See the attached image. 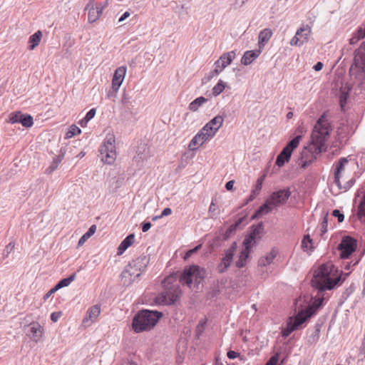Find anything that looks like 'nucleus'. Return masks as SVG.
I'll list each match as a JSON object with an SVG mask.
<instances>
[{
  "instance_id": "f257e3e1",
  "label": "nucleus",
  "mask_w": 365,
  "mask_h": 365,
  "mask_svg": "<svg viewBox=\"0 0 365 365\" xmlns=\"http://www.w3.org/2000/svg\"><path fill=\"white\" fill-rule=\"evenodd\" d=\"M327 113H324L317 120L311 135V142L301 153L302 167L306 168L315 159L317 155L326 149V142L331 130Z\"/></svg>"
},
{
  "instance_id": "0eeeda50",
  "label": "nucleus",
  "mask_w": 365,
  "mask_h": 365,
  "mask_svg": "<svg viewBox=\"0 0 365 365\" xmlns=\"http://www.w3.org/2000/svg\"><path fill=\"white\" fill-rule=\"evenodd\" d=\"M354 63L350 68V75L359 81L365 78V42L361 43L355 51Z\"/></svg>"
},
{
  "instance_id": "8fccbe9b",
  "label": "nucleus",
  "mask_w": 365,
  "mask_h": 365,
  "mask_svg": "<svg viewBox=\"0 0 365 365\" xmlns=\"http://www.w3.org/2000/svg\"><path fill=\"white\" fill-rule=\"evenodd\" d=\"M200 247H201V245H197L195 247H194L193 249L188 250L185 255V259H186L189 258L190 257H191L192 254L196 252L200 249Z\"/></svg>"
},
{
  "instance_id": "f03ea898",
  "label": "nucleus",
  "mask_w": 365,
  "mask_h": 365,
  "mask_svg": "<svg viewBox=\"0 0 365 365\" xmlns=\"http://www.w3.org/2000/svg\"><path fill=\"white\" fill-rule=\"evenodd\" d=\"M336 268L331 263L321 265L314 272L312 286L319 292L332 289L341 280Z\"/></svg>"
},
{
  "instance_id": "79ce46f5",
  "label": "nucleus",
  "mask_w": 365,
  "mask_h": 365,
  "mask_svg": "<svg viewBox=\"0 0 365 365\" xmlns=\"http://www.w3.org/2000/svg\"><path fill=\"white\" fill-rule=\"evenodd\" d=\"M15 247V244L13 242H9L5 247L3 255L4 257H7L9 254L13 251L14 248Z\"/></svg>"
},
{
  "instance_id": "680f3d73",
  "label": "nucleus",
  "mask_w": 365,
  "mask_h": 365,
  "mask_svg": "<svg viewBox=\"0 0 365 365\" xmlns=\"http://www.w3.org/2000/svg\"><path fill=\"white\" fill-rule=\"evenodd\" d=\"M235 184L234 180H230L225 184V188L227 190H232Z\"/></svg>"
},
{
  "instance_id": "c756f323",
  "label": "nucleus",
  "mask_w": 365,
  "mask_h": 365,
  "mask_svg": "<svg viewBox=\"0 0 365 365\" xmlns=\"http://www.w3.org/2000/svg\"><path fill=\"white\" fill-rule=\"evenodd\" d=\"M351 90V87L349 84H346L345 86H342L340 89V95H339V103L341 110H344V107L346 103V100L348 98L349 93Z\"/></svg>"
},
{
  "instance_id": "c85d7f7f",
  "label": "nucleus",
  "mask_w": 365,
  "mask_h": 365,
  "mask_svg": "<svg viewBox=\"0 0 365 365\" xmlns=\"http://www.w3.org/2000/svg\"><path fill=\"white\" fill-rule=\"evenodd\" d=\"M135 240L134 234H130L120 244L118 248V255H122L130 245H133Z\"/></svg>"
},
{
  "instance_id": "603ef678",
  "label": "nucleus",
  "mask_w": 365,
  "mask_h": 365,
  "mask_svg": "<svg viewBox=\"0 0 365 365\" xmlns=\"http://www.w3.org/2000/svg\"><path fill=\"white\" fill-rule=\"evenodd\" d=\"M96 230V226L95 225H93L92 226L90 227V228L85 233V235H86V237L90 238L95 233Z\"/></svg>"
},
{
  "instance_id": "c9c22d12",
  "label": "nucleus",
  "mask_w": 365,
  "mask_h": 365,
  "mask_svg": "<svg viewBox=\"0 0 365 365\" xmlns=\"http://www.w3.org/2000/svg\"><path fill=\"white\" fill-rule=\"evenodd\" d=\"M76 278V274H73L70 275L67 278L62 279L60 280L57 284L56 285L57 289H61L65 287L68 286Z\"/></svg>"
},
{
  "instance_id": "393cba45",
  "label": "nucleus",
  "mask_w": 365,
  "mask_h": 365,
  "mask_svg": "<svg viewBox=\"0 0 365 365\" xmlns=\"http://www.w3.org/2000/svg\"><path fill=\"white\" fill-rule=\"evenodd\" d=\"M244 246L245 247L241 251L239 259L235 263L236 267L238 268H242L245 266L246 261L249 257L250 250L252 247V246H248V245H244Z\"/></svg>"
},
{
  "instance_id": "e2e57ef3",
  "label": "nucleus",
  "mask_w": 365,
  "mask_h": 365,
  "mask_svg": "<svg viewBox=\"0 0 365 365\" xmlns=\"http://www.w3.org/2000/svg\"><path fill=\"white\" fill-rule=\"evenodd\" d=\"M323 63L322 62H317L313 67V68L316 71H319L322 69L323 68Z\"/></svg>"
},
{
  "instance_id": "dca6fc26",
  "label": "nucleus",
  "mask_w": 365,
  "mask_h": 365,
  "mask_svg": "<svg viewBox=\"0 0 365 365\" xmlns=\"http://www.w3.org/2000/svg\"><path fill=\"white\" fill-rule=\"evenodd\" d=\"M263 231V224L259 222L257 225L252 227V230L250 235L245 237L243 241V245H248V246H253L260 240Z\"/></svg>"
},
{
  "instance_id": "9d476101",
  "label": "nucleus",
  "mask_w": 365,
  "mask_h": 365,
  "mask_svg": "<svg viewBox=\"0 0 365 365\" xmlns=\"http://www.w3.org/2000/svg\"><path fill=\"white\" fill-rule=\"evenodd\" d=\"M323 299H319L315 300L312 305H309L306 309H302L298 314L294 317L292 324L296 329L305 322L309 318H310L317 311V309L321 306Z\"/></svg>"
},
{
  "instance_id": "3c124183",
  "label": "nucleus",
  "mask_w": 365,
  "mask_h": 365,
  "mask_svg": "<svg viewBox=\"0 0 365 365\" xmlns=\"http://www.w3.org/2000/svg\"><path fill=\"white\" fill-rule=\"evenodd\" d=\"M220 73V71H218L217 69H213L212 71H211L209 74L207 75V81H210L211 80L212 78H213L214 77L217 76V75H219Z\"/></svg>"
},
{
  "instance_id": "4468645a",
  "label": "nucleus",
  "mask_w": 365,
  "mask_h": 365,
  "mask_svg": "<svg viewBox=\"0 0 365 365\" xmlns=\"http://www.w3.org/2000/svg\"><path fill=\"white\" fill-rule=\"evenodd\" d=\"M311 28L308 25L302 26L296 32L295 36L291 39V46H302L308 41L311 34Z\"/></svg>"
},
{
  "instance_id": "1a4fd4ad",
  "label": "nucleus",
  "mask_w": 365,
  "mask_h": 365,
  "mask_svg": "<svg viewBox=\"0 0 365 365\" xmlns=\"http://www.w3.org/2000/svg\"><path fill=\"white\" fill-rule=\"evenodd\" d=\"M204 277V271L199 266L192 265L188 268H185L180 275V281L182 284L190 287L192 281L200 283V280Z\"/></svg>"
},
{
  "instance_id": "7ed1b4c3",
  "label": "nucleus",
  "mask_w": 365,
  "mask_h": 365,
  "mask_svg": "<svg viewBox=\"0 0 365 365\" xmlns=\"http://www.w3.org/2000/svg\"><path fill=\"white\" fill-rule=\"evenodd\" d=\"M149 262L150 258L146 255H141L130 262L120 274L123 285L125 287L131 285L135 279L140 276Z\"/></svg>"
},
{
  "instance_id": "4be33fe9",
  "label": "nucleus",
  "mask_w": 365,
  "mask_h": 365,
  "mask_svg": "<svg viewBox=\"0 0 365 365\" xmlns=\"http://www.w3.org/2000/svg\"><path fill=\"white\" fill-rule=\"evenodd\" d=\"M65 154H66L65 148H61L60 149L58 155L55 156L53 158V160L51 163V165L47 168V169L46 170V174L52 173L58 167L61 160L63 159Z\"/></svg>"
},
{
  "instance_id": "9b49d317",
  "label": "nucleus",
  "mask_w": 365,
  "mask_h": 365,
  "mask_svg": "<svg viewBox=\"0 0 365 365\" xmlns=\"http://www.w3.org/2000/svg\"><path fill=\"white\" fill-rule=\"evenodd\" d=\"M301 138V135H297L287 143L277 157L275 162L277 165L282 167L289 160L293 150L299 145Z\"/></svg>"
},
{
  "instance_id": "6e6552de",
  "label": "nucleus",
  "mask_w": 365,
  "mask_h": 365,
  "mask_svg": "<svg viewBox=\"0 0 365 365\" xmlns=\"http://www.w3.org/2000/svg\"><path fill=\"white\" fill-rule=\"evenodd\" d=\"M102 161L112 164L116 158L115 138L113 133H108L100 148Z\"/></svg>"
},
{
  "instance_id": "49530a36",
  "label": "nucleus",
  "mask_w": 365,
  "mask_h": 365,
  "mask_svg": "<svg viewBox=\"0 0 365 365\" xmlns=\"http://www.w3.org/2000/svg\"><path fill=\"white\" fill-rule=\"evenodd\" d=\"M332 215L337 217L339 222H342L344 220V215L339 210H334L332 212Z\"/></svg>"
},
{
  "instance_id": "6ab92c4d",
  "label": "nucleus",
  "mask_w": 365,
  "mask_h": 365,
  "mask_svg": "<svg viewBox=\"0 0 365 365\" xmlns=\"http://www.w3.org/2000/svg\"><path fill=\"white\" fill-rule=\"evenodd\" d=\"M348 162L349 160L346 158H341L336 164V168L334 171V183L339 189H341V185L340 183L341 175L344 172V166L348 163Z\"/></svg>"
},
{
  "instance_id": "de8ad7c7",
  "label": "nucleus",
  "mask_w": 365,
  "mask_h": 365,
  "mask_svg": "<svg viewBox=\"0 0 365 365\" xmlns=\"http://www.w3.org/2000/svg\"><path fill=\"white\" fill-rule=\"evenodd\" d=\"M130 96H128V94H126L125 93H124L123 94V96H122V98H121V103L124 106H128L129 103H130Z\"/></svg>"
},
{
  "instance_id": "864d4df0",
  "label": "nucleus",
  "mask_w": 365,
  "mask_h": 365,
  "mask_svg": "<svg viewBox=\"0 0 365 365\" xmlns=\"http://www.w3.org/2000/svg\"><path fill=\"white\" fill-rule=\"evenodd\" d=\"M62 313L61 312H53L51 315V319L53 322H56L60 317L61 316Z\"/></svg>"
},
{
  "instance_id": "338daca9",
  "label": "nucleus",
  "mask_w": 365,
  "mask_h": 365,
  "mask_svg": "<svg viewBox=\"0 0 365 365\" xmlns=\"http://www.w3.org/2000/svg\"><path fill=\"white\" fill-rule=\"evenodd\" d=\"M215 69H217L218 71H220V73L225 69L221 67V63L219 62V61H216L214 63Z\"/></svg>"
},
{
  "instance_id": "e433bc0d",
  "label": "nucleus",
  "mask_w": 365,
  "mask_h": 365,
  "mask_svg": "<svg viewBox=\"0 0 365 365\" xmlns=\"http://www.w3.org/2000/svg\"><path fill=\"white\" fill-rule=\"evenodd\" d=\"M302 247L304 250H312V240L310 238L309 235H305L302 241Z\"/></svg>"
},
{
  "instance_id": "c03bdc74",
  "label": "nucleus",
  "mask_w": 365,
  "mask_h": 365,
  "mask_svg": "<svg viewBox=\"0 0 365 365\" xmlns=\"http://www.w3.org/2000/svg\"><path fill=\"white\" fill-rule=\"evenodd\" d=\"M327 215L328 214L324 216L321 224V236H323V235L327 232Z\"/></svg>"
},
{
  "instance_id": "2f4dec72",
  "label": "nucleus",
  "mask_w": 365,
  "mask_h": 365,
  "mask_svg": "<svg viewBox=\"0 0 365 365\" xmlns=\"http://www.w3.org/2000/svg\"><path fill=\"white\" fill-rule=\"evenodd\" d=\"M42 37L41 31H38L29 37V47L30 50H34L40 43Z\"/></svg>"
},
{
  "instance_id": "cd10ccee",
  "label": "nucleus",
  "mask_w": 365,
  "mask_h": 365,
  "mask_svg": "<svg viewBox=\"0 0 365 365\" xmlns=\"http://www.w3.org/2000/svg\"><path fill=\"white\" fill-rule=\"evenodd\" d=\"M235 56L236 53L235 51H234L224 53L223 54H222L220 58L218 59L219 62L221 63V67L222 68H225L232 62V61L235 58Z\"/></svg>"
},
{
  "instance_id": "37998d69",
  "label": "nucleus",
  "mask_w": 365,
  "mask_h": 365,
  "mask_svg": "<svg viewBox=\"0 0 365 365\" xmlns=\"http://www.w3.org/2000/svg\"><path fill=\"white\" fill-rule=\"evenodd\" d=\"M266 173H264L260 178H259L257 180L256 185L255 187V189L257 192H259V191L262 189V185L263 183V181L266 178Z\"/></svg>"
},
{
  "instance_id": "0e129e2a",
  "label": "nucleus",
  "mask_w": 365,
  "mask_h": 365,
  "mask_svg": "<svg viewBox=\"0 0 365 365\" xmlns=\"http://www.w3.org/2000/svg\"><path fill=\"white\" fill-rule=\"evenodd\" d=\"M88 239V237H86V235L84 234V235H83L80 238V240H79V241H78V245L79 246L83 245L85 243V242H86Z\"/></svg>"
},
{
  "instance_id": "72a5a7b5",
  "label": "nucleus",
  "mask_w": 365,
  "mask_h": 365,
  "mask_svg": "<svg viewBox=\"0 0 365 365\" xmlns=\"http://www.w3.org/2000/svg\"><path fill=\"white\" fill-rule=\"evenodd\" d=\"M198 142L201 145H202L204 143L207 142L210 139H211L214 135L210 134L209 132H207L206 130H203V128H202L196 135H195Z\"/></svg>"
},
{
  "instance_id": "f3484780",
  "label": "nucleus",
  "mask_w": 365,
  "mask_h": 365,
  "mask_svg": "<svg viewBox=\"0 0 365 365\" xmlns=\"http://www.w3.org/2000/svg\"><path fill=\"white\" fill-rule=\"evenodd\" d=\"M126 67L125 66H120L114 72L113 77L112 79V90L113 92L114 96H116V93L118 92L119 88L120 87L125 73H126Z\"/></svg>"
},
{
  "instance_id": "a19ab883",
  "label": "nucleus",
  "mask_w": 365,
  "mask_h": 365,
  "mask_svg": "<svg viewBox=\"0 0 365 365\" xmlns=\"http://www.w3.org/2000/svg\"><path fill=\"white\" fill-rule=\"evenodd\" d=\"M202 145L200 142H198L196 136L195 135L194 138L191 140L188 145V148L190 150H195L199 146Z\"/></svg>"
},
{
  "instance_id": "6e6d98bb",
  "label": "nucleus",
  "mask_w": 365,
  "mask_h": 365,
  "mask_svg": "<svg viewBox=\"0 0 365 365\" xmlns=\"http://www.w3.org/2000/svg\"><path fill=\"white\" fill-rule=\"evenodd\" d=\"M278 362V357L277 356H272L269 361L266 363L265 365H276Z\"/></svg>"
},
{
  "instance_id": "bf43d9fd",
  "label": "nucleus",
  "mask_w": 365,
  "mask_h": 365,
  "mask_svg": "<svg viewBox=\"0 0 365 365\" xmlns=\"http://www.w3.org/2000/svg\"><path fill=\"white\" fill-rule=\"evenodd\" d=\"M171 213H172V210L169 207H166L163 210L160 217H163L165 216H168V215H171Z\"/></svg>"
},
{
  "instance_id": "f704fd0d",
  "label": "nucleus",
  "mask_w": 365,
  "mask_h": 365,
  "mask_svg": "<svg viewBox=\"0 0 365 365\" xmlns=\"http://www.w3.org/2000/svg\"><path fill=\"white\" fill-rule=\"evenodd\" d=\"M294 320L293 317H290L289 318L288 322L287 324V327L282 329V335L284 338H287L292 331L297 330L295 327L292 324V321Z\"/></svg>"
},
{
  "instance_id": "4d7b16f0",
  "label": "nucleus",
  "mask_w": 365,
  "mask_h": 365,
  "mask_svg": "<svg viewBox=\"0 0 365 365\" xmlns=\"http://www.w3.org/2000/svg\"><path fill=\"white\" fill-rule=\"evenodd\" d=\"M151 227V223L149 222H144L142 224V230L143 232H145L150 230Z\"/></svg>"
},
{
  "instance_id": "ea45409f",
  "label": "nucleus",
  "mask_w": 365,
  "mask_h": 365,
  "mask_svg": "<svg viewBox=\"0 0 365 365\" xmlns=\"http://www.w3.org/2000/svg\"><path fill=\"white\" fill-rule=\"evenodd\" d=\"M359 213L360 215L361 220H365V194L364 195L363 200L359 206Z\"/></svg>"
},
{
  "instance_id": "4c0bfd02",
  "label": "nucleus",
  "mask_w": 365,
  "mask_h": 365,
  "mask_svg": "<svg viewBox=\"0 0 365 365\" xmlns=\"http://www.w3.org/2000/svg\"><path fill=\"white\" fill-rule=\"evenodd\" d=\"M225 88V83L222 80H220L219 82L213 87L212 94L215 96H217L219 94H220L224 91Z\"/></svg>"
},
{
  "instance_id": "13d9d810",
  "label": "nucleus",
  "mask_w": 365,
  "mask_h": 365,
  "mask_svg": "<svg viewBox=\"0 0 365 365\" xmlns=\"http://www.w3.org/2000/svg\"><path fill=\"white\" fill-rule=\"evenodd\" d=\"M258 194L259 192H257L255 190H253L249 198L246 201L245 204H247L249 202L252 201Z\"/></svg>"
},
{
  "instance_id": "b1692460",
  "label": "nucleus",
  "mask_w": 365,
  "mask_h": 365,
  "mask_svg": "<svg viewBox=\"0 0 365 365\" xmlns=\"http://www.w3.org/2000/svg\"><path fill=\"white\" fill-rule=\"evenodd\" d=\"M272 36V31L270 29H264L262 30L258 36L259 49H262L267 43Z\"/></svg>"
},
{
  "instance_id": "f8f14e48",
  "label": "nucleus",
  "mask_w": 365,
  "mask_h": 365,
  "mask_svg": "<svg viewBox=\"0 0 365 365\" xmlns=\"http://www.w3.org/2000/svg\"><path fill=\"white\" fill-rule=\"evenodd\" d=\"M237 243L232 242L231 246L224 251L220 262L217 266L218 273H225L233 261V257L237 250Z\"/></svg>"
},
{
  "instance_id": "20e7f679",
  "label": "nucleus",
  "mask_w": 365,
  "mask_h": 365,
  "mask_svg": "<svg viewBox=\"0 0 365 365\" xmlns=\"http://www.w3.org/2000/svg\"><path fill=\"white\" fill-rule=\"evenodd\" d=\"M162 317L163 313L160 312L143 309L135 315L132 323L133 329L137 333L150 330Z\"/></svg>"
},
{
  "instance_id": "a18cd8bd",
  "label": "nucleus",
  "mask_w": 365,
  "mask_h": 365,
  "mask_svg": "<svg viewBox=\"0 0 365 365\" xmlns=\"http://www.w3.org/2000/svg\"><path fill=\"white\" fill-rule=\"evenodd\" d=\"M247 1V0H230V5L235 9H238L242 6Z\"/></svg>"
},
{
  "instance_id": "aec40b11",
  "label": "nucleus",
  "mask_w": 365,
  "mask_h": 365,
  "mask_svg": "<svg viewBox=\"0 0 365 365\" xmlns=\"http://www.w3.org/2000/svg\"><path fill=\"white\" fill-rule=\"evenodd\" d=\"M30 333L29 336L34 341H38L43 335V328L37 322H33L29 325Z\"/></svg>"
},
{
  "instance_id": "39448f33",
  "label": "nucleus",
  "mask_w": 365,
  "mask_h": 365,
  "mask_svg": "<svg viewBox=\"0 0 365 365\" xmlns=\"http://www.w3.org/2000/svg\"><path fill=\"white\" fill-rule=\"evenodd\" d=\"M172 277L165 279V289L155 298V303L158 305H171L175 304L180 298L181 290L178 284H171Z\"/></svg>"
},
{
  "instance_id": "bb28decb",
  "label": "nucleus",
  "mask_w": 365,
  "mask_h": 365,
  "mask_svg": "<svg viewBox=\"0 0 365 365\" xmlns=\"http://www.w3.org/2000/svg\"><path fill=\"white\" fill-rule=\"evenodd\" d=\"M278 251L275 248H272L271 251L267 254L264 257H262L258 261V265L259 267H266L267 265L271 264L274 259L276 257Z\"/></svg>"
},
{
  "instance_id": "7c9ffc66",
  "label": "nucleus",
  "mask_w": 365,
  "mask_h": 365,
  "mask_svg": "<svg viewBox=\"0 0 365 365\" xmlns=\"http://www.w3.org/2000/svg\"><path fill=\"white\" fill-rule=\"evenodd\" d=\"M365 37V29L359 27L356 31L353 34L351 38L349 39L351 45L356 44L359 40Z\"/></svg>"
},
{
  "instance_id": "5fc2aeb1",
  "label": "nucleus",
  "mask_w": 365,
  "mask_h": 365,
  "mask_svg": "<svg viewBox=\"0 0 365 365\" xmlns=\"http://www.w3.org/2000/svg\"><path fill=\"white\" fill-rule=\"evenodd\" d=\"M227 356L230 359H236L237 357H240L239 353L235 352L232 350H230L227 352Z\"/></svg>"
},
{
  "instance_id": "5701e85b",
  "label": "nucleus",
  "mask_w": 365,
  "mask_h": 365,
  "mask_svg": "<svg viewBox=\"0 0 365 365\" xmlns=\"http://www.w3.org/2000/svg\"><path fill=\"white\" fill-rule=\"evenodd\" d=\"M262 50L247 51L241 59V63L245 66L251 64L261 53Z\"/></svg>"
},
{
  "instance_id": "ddd939ff",
  "label": "nucleus",
  "mask_w": 365,
  "mask_h": 365,
  "mask_svg": "<svg viewBox=\"0 0 365 365\" xmlns=\"http://www.w3.org/2000/svg\"><path fill=\"white\" fill-rule=\"evenodd\" d=\"M356 241L349 236L343 237L340 244L338 245V250L340 251V257L342 259H347L355 252L356 249Z\"/></svg>"
},
{
  "instance_id": "a878e982",
  "label": "nucleus",
  "mask_w": 365,
  "mask_h": 365,
  "mask_svg": "<svg viewBox=\"0 0 365 365\" xmlns=\"http://www.w3.org/2000/svg\"><path fill=\"white\" fill-rule=\"evenodd\" d=\"M103 9V6L101 5H98L96 6H92L88 11V21L90 23H93V22L96 21L99 19L101 15L102 14Z\"/></svg>"
},
{
  "instance_id": "09e8293b",
  "label": "nucleus",
  "mask_w": 365,
  "mask_h": 365,
  "mask_svg": "<svg viewBox=\"0 0 365 365\" xmlns=\"http://www.w3.org/2000/svg\"><path fill=\"white\" fill-rule=\"evenodd\" d=\"M96 109L95 108H92L91 109L86 115L85 118H86V121H89L91 120L96 115Z\"/></svg>"
},
{
  "instance_id": "69168bd1",
  "label": "nucleus",
  "mask_w": 365,
  "mask_h": 365,
  "mask_svg": "<svg viewBox=\"0 0 365 365\" xmlns=\"http://www.w3.org/2000/svg\"><path fill=\"white\" fill-rule=\"evenodd\" d=\"M130 15V14L128 12V11H125L120 17V19H118V21L119 22H122L125 19H127L128 17H129Z\"/></svg>"
},
{
  "instance_id": "052dcab7",
  "label": "nucleus",
  "mask_w": 365,
  "mask_h": 365,
  "mask_svg": "<svg viewBox=\"0 0 365 365\" xmlns=\"http://www.w3.org/2000/svg\"><path fill=\"white\" fill-rule=\"evenodd\" d=\"M57 290H58V289H57L56 286H55L54 287H53L52 289H51L46 294V295L44 296V298L45 299H47L52 294H53L54 292H56Z\"/></svg>"
},
{
  "instance_id": "412c9836",
  "label": "nucleus",
  "mask_w": 365,
  "mask_h": 365,
  "mask_svg": "<svg viewBox=\"0 0 365 365\" xmlns=\"http://www.w3.org/2000/svg\"><path fill=\"white\" fill-rule=\"evenodd\" d=\"M101 313V307L99 305L96 304L91 307L88 311L86 314V317L83 321V323L86 325H90L88 322L91 323L94 322L97 318L98 317Z\"/></svg>"
},
{
  "instance_id": "58836bf2",
  "label": "nucleus",
  "mask_w": 365,
  "mask_h": 365,
  "mask_svg": "<svg viewBox=\"0 0 365 365\" xmlns=\"http://www.w3.org/2000/svg\"><path fill=\"white\" fill-rule=\"evenodd\" d=\"M81 132V130L76 125H71L69 130L66 132L65 138H71L77 134H80Z\"/></svg>"
},
{
  "instance_id": "2eb2a0df",
  "label": "nucleus",
  "mask_w": 365,
  "mask_h": 365,
  "mask_svg": "<svg viewBox=\"0 0 365 365\" xmlns=\"http://www.w3.org/2000/svg\"><path fill=\"white\" fill-rule=\"evenodd\" d=\"M8 122L11 124L21 123L26 128L31 127L34 123L33 118L30 115L24 114L21 111L10 113Z\"/></svg>"
},
{
  "instance_id": "774afa93",
  "label": "nucleus",
  "mask_w": 365,
  "mask_h": 365,
  "mask_svg": "<svg viewBox=\"0 0 365 365\" xmlns=\"http://www.w3.org/2000/svg\"><path fill=\"white\" fill-rule=\"evenodd\" d=\"M237 227V224H233L232 225L230 226L227 232L229 233H231L232 232L235 231L236 230V228Z\"/></svg>"
},
{
  "instance_id": "473e14b6",
  "label": "nucleus",
  "mask_w": 365,
  "mask_h": 365,
  "mask_svg": "<svg viewBox=\"0 0 365 365\" xmlns=\"http://www.w3.org/2000/svg\"><path fill=\"white\" fill-rule=\"evenodd\" d=\"M208 99L205 98V97L200 96L195 99L193 101H192L189 105V109L191 111H197L198 108L207 102Z\"/></svg>"
},
{
  "instance_id": "a211bd4d",
  "label": "nucleus",
  "mask_w": 365,
  "mask_h": 365,
  "mask_svg": "<svg viewBox=\"0 0 365 365\" xmlns=\"http://www.w3.org/2000/svg\"><path fill=\"white\" fill-rule=\"evenodd\" d=\"M223 120L224 119L221 115H217L205 124L202 128L203 130H206L212 135H215L219 128L222 126Z\"/></svg>"
},
{
  "instance_id": "423d86ee",
  "label": "nucleus",
  "mask_w": 365,
  "mask_h": 365,
  "mask_svg": "<svg viewBox=\"0 0 365 365\" xmlns=\"http://www.w3.org/2000/svg\"><path fill=\"white\" fill-rule=\"evenodd\" d=\"M291 195V192L289 188L279 190L274 192L267 199L264 204L259 207L257 210L254 217L270 212L274 207L279 206L286 202Z\"/></svg>"
}]
</instances>
